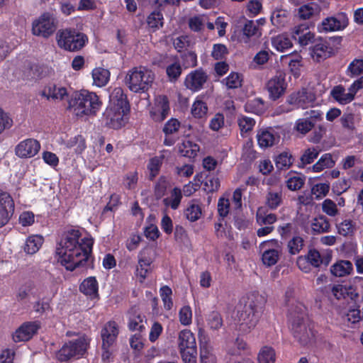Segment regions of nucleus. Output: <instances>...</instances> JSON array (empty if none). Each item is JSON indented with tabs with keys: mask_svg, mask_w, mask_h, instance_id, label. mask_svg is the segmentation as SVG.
<instances>
[{
	"mask_svg": "<svg viewBox=\"0 0 363 363\" xmlns=\"http://www.w3.org/2000/svg\"><path fill=\"white\" fill-rule=\"evenodd\" d=\"M93 239L82 230L73 228L63 235L56 248L59 263L73 271L87 262L92 251Z\"/></svg>",
	"mask_w": 363,
	"mask_h": 363,
	"instance_id": "1",
	"label": "nucleus"
},
{
	"mask_svg": "<svg viewBox=\"0 0 363 363\" xmlns=\"http://www.w3.org/2000/svg\"><path fill=\"white\" fill-rule=\"evenodd\" d=\"M259 297L250 295L245 301L244 305L238 310L235 318L237 329L242 334H248L257 326L260 311L258 305Z\"/></svg>",
	"mask_w": 363,
	"mask_h": 363,
	"instance_id": "2",
	"label": "nucleus"
},
{
	"mask_svg": "<svg viewBox=\"0 0 363 363\" xmlns=\"http://www.w3.org/2000/svg\"><path fill=\"white\" fill-rule=\"evenodd\" d=\"M102 101L96 93L81 90L75 93L69 108L77 117L94 116L101 109Z\"/></svg>",
	"mask_w": 363,
	"mask_h": 363,
	"instance_id": "3",
	"label": "nucleus"
},
{
	"mask_svg": "<svg viewBox=\"0 0 363 363\" xmlns=\"http://www.w3.org/2000/svg\"><path fill=\"white\" fill-rule=\"evenodd\" d=\"M306 308L298 303L289 310V320L291 323V330L294 337L302 345H306L311 342L315 337V333L310 325L305 323Z\"/></svg>",
	"mask_w": 363,
	"mask_h": 363,
	"instance_id": "4",
	"label": "nucleus"
},
{
	"mask_svg": "<svg viewBox=\"0 0 363 363\" xmlns=\"http://www.w3.org/2000/svg\"><path fill=\"white\" fill-rule=\"evenodd\" d=\"M155 79L153 72L145 67H135L129 69L124 78L127 87L134 93L146 92Z\"/></svg>",
	"mask_w": 363,
	"mask_h": 363,
	"instance_id": "5",
	"label": "nucleus"
},
{
	"mask_svg": "<svg viewBox=\"0 0 363 363\" xmlns=\"http://www.w3.org/2000/svg\"><path fill=\"white\" fill-rule=\"evenodd\" d=\"M89 340L82 336L65 342L56 352L55 357L60 362H67L71 359H79L86 352Z\"/></svg>",
	"mask_w": 363,
	"mask_h": 363,
	"instance_id": "6",
	"label": "nucleus"
},
{
	"mask_svg": "<svg viewBox=\"0 0 363 363\" xmlns=\"http://www.w3.org/2000/svg\"><path fill=\"white\" fill-rule=\"evenodd\" d=\"M56 38L57 45L69 52L81 50L88 42V38L85 34L69 29L60 30Z\"/></svg>",
	"mask_w": 363,
	"mask_h": 363,
	"instance_id": "7",
	"label": "nucleus"
},
{
	"mask_svg": "<svg viewBox=\"0 0 363 363\" xmlns=\"http://www.w3.org/2000/svg\"><path fill=\"white\" fill-rule=\"evenodd\" d=\"M57 23V19L53 13H43L33 21L32 33L34 35L48 38L55 32Z\"/></svg>",
	"mask_w": 363,
	"mask_h": 363,
	"instance_id": "8",
	"label": "nucleus"
},
{
	"mask_svg": "<svg viewBox=\"0 0 363 363\" xmlns=\"http://www.w3.org/2000/svg\"><path fill=\"white\" fill-rule=\"evenodd\" d=\"M337 49L334 47V40L320 39L311 48L310 55L315 62H322L333 55Z\"/></svg>",
	"mask_w": 363,
	"mask_h": 363,
	"instance_id": "9",
	"label": "nucleus"
},
{
	"mask_svg": "<svg viewBox=\"0 0 363 363\" xmlns=\"http://www.w3.org/2000/svg\"><path fill=\"white\" fill-rule=\"evenodd\" d=\"M348 25V18L345 13H340L334 16L324 18L317 26L319 33H330L340 31L345 29Z\"/></svg>",
	"mask_w": 363,
	"mask_h": 363,
	"instance_id": "10",
	"label": "nucleus"
},
{
	"mask_svg": "<svg viewBox=\"0 0 363 363\" xmlns=\"http://www.w3.org/2000/svg\"><path fill=\"white\" fill-rule=\"evenodd\" d=\"M259 247L262 253V260L264 265L270 267L277 262L280 254V246L277 240L264 241Z\"/></svg>",
	"mask_w": 363,
	"mask_h": 363,
	"instance_id": "11",
	"label": "nucleus"
},
{
	"mask_svg": "<svg viewBox=\"0 0 363 363\" xmlns=\"http://www.w3.org/2000/svg\"><path fill=\"white\" fill-rule=\"evenodd\" d=\"M169 101L165 95L155 97L153 104L150 108V116L155 122H162L169 114Z\"/></svg>",
	"mask_w": 363,
	"mask_h": 363,
	"instance_id": "12",
	"label": "nucleus"
},
{
	"mask_svg": "<svg viewBox=\"0 0 363 363\" xmlns=\"http://www.w3.org/2000/svg\"><path fill=\"white\" fill-rule=\"evenodd\" d=\"M129 111L124 108H107L103 114V121L106 126L119 129L125 125Z\"/></svg>",
	"mask_w": 363,
	"mask_h": 363,
	"instance_id": "13",
	"label": "nucleus"
},
{
	"mask_svg": "<svg viewBox=\"0 0 363 363\" xmlns=\"http://www.w3.org/2000/svg\"><path fill=\"white\" fill-rule=\"evenodd\" d=\"M15 210V203L11 196L0 190V228L5 226L12 218Z\"/></svg>",
	"mask_w": 363,
	"mask_h": 363,
	"instance_id": "14",
	"label": "nucleus"
},
{
	"mask_svg": "<svg viewBox=\"0 0 363 363\" xmlns=\"http://www.w3.org/2000/svg\"><path fill=\"white\" fill-rule=\"evenodd\" d=\"M314 101V94L308 91L306 89H302L301 90L290 94L286 100V102L296 108H307L308 107L312 106Z\"/></svg>",
	"mask_w": 363,
	"mask_h": 363,
	"instance_id": "15",
	"label": "nucleus"
},
{
	"mask_svg": "<svg viewBox=\"0 0 363 363\" xmlns=\"http://www.w3.org/2000/svg\"><path fill=\"white\" fill-rule=\"evenodd\" d=\"M287 84L285 82V77L279 74L272 77L266 84V89L269 94L270 99L275 101L283 96L286 90Z\"/></svg>",
	"mask_w": 363,
	"mask_h": 363,
	"instance_id": "16",
	"label": "nucleus"
},
{
	"mask_svg": "<svg viewBox=\"0 0 363 363\" xmlns=\"http://www.w3.org/2000/svg\"><path fill=\"white\" fill-rule=\"evenodd\" d=\"M40 149V144L37 140L28 138L16 146L15 152L21 158H30L37 155Z\"/></svg>",
	"mask_w": 363,
	"mask_h": 363,
	"instance_id": "17",
	"label": "nucleus"
},
{
	"mask_svg": "<svg viewBox=\"0 0 363 363\" xmlns=\"http://www.w3.org/2000/svg\"><path fill=\"white\" fill-rule=\"evenodd\" d=\"M40 324L37 321L23 323L13 333L12 338L15 342L28 341L38 332Z\"/></svg>",
	"mask_w": 363,
	"mask_h": 363,
	"instance_id": "18",
	"label": "nucleus"
},
{
	"mask_svg": "<svg viewBox=\"0 0 363 363\" xmlns=\"http://www.w3.org/2000/svg\"><path fill=\"white\" fill-rule=\"evenodd\" d=\"M118 333V326L116 322L109 321L106 323L101 331L102 348H110L116 342Z\"/></svg>",
	"mask_w": 363,
	"mask_h": 363,
	"instance_id": "19",
	"label": "nucleus"
},
{
	"mask_svg": "<svg viewBox=\"0 0 363 363\" xmlns=\"http://www.w3.org/2000/svg\"><path fill=\"white\" fill-rule=\"evenodd\" d=\"M206 74L201 69H196L188 74L185 78L186 87L192 91H198L202 89L207 80Z\"/></svg>",
	"mask_w": 363,
	"mask_h": 363,
	"instance_id": "20",
	"label": "nucleus"
},
{
	"mask_svg": "<svg viewBox=\"0 0 363 363\" xmlns=\"http://www.w3.org/2000/svg\"><path fill=\"white\" fill-rule=\"evenodd\" d=\"M198 336L200 345L201 362L216 363V357L212 353L211 347L208 344L207 337L203 328L199 329Z\"/></svg>",
	"mask_w": 363,
	"mask_h": 363,
	"instance_id": "21",
	"label": "nucleus"
},
{
	"mask_svg": "<svg viewBox=\"0 0 363 363\" xmlns=\"http://www.w3.org/2000/svg\"><path fill=\"white\" fill-rule=\"evenodd\" d=\"M356 94L357 91L354 88L352 89V84L347 91L342 85L335 86L330 91L331 96L335 101L342 105L350 103L354 99Z\"/></svg>",
	"mask_w": 363,
	"mask_h": 363,
	"instance_id": "22",
	"label": "nucleus"
},
{
	"mask_svg": "<svg viewBox=\"0 0 363 363\" xmlns=\"http://www.w3.org/2000/svg\"><path fill=\"white\" fill-rule=\"evenodd\" d=\"M111 108H124L125 111H130L129 104L123 90L121 87L113 88L109 96V106Z\"/></svg>",
	"mask_w": 363,
	"mask_h": 363,
	"instance_id": "23",
	"label": "nucleus"
},
{
	"mask_svg": "<svg viewBox=\"0 0 363 363\" xmlns=\"http://www.w3.org/2000/svg\"><path fill=\"white\" fill-rule=\"evenodd\" d=\"M258 145L262 148H267L277 143L279 136L272 128L261 129L257 134Z\"/></svg>",
	"mask_w": 363,
	"mask_h": 363,
	"instance_id": "24",
	"label": "nucleus"
},
{
	"mask_svg": "<svg viewBox=\"0 0 363 363\" xmlns=\"http://www.w3.org/2000/svg\"><path fill=\"white\" fill-rule=\"evenodd\" d=\"M149 250H143L138 255V264L136 268L135 274L139 279L140 282H143L147 276V274L150 272V264L152 260L150 258L146 257L149 254Z\"/></svg>",
	"mask_w": 363,
	"mask_h": 363,
	"instance_id": "25",
	"label": "nucleus"
},
{
	"mask_svg": "<svg viewBox=\"0 0 363 363\" xmlns=\"http://www.w3.org/2000/svg\"><path fill=\"white\" fill-rule=\"evenodd\" d=\"M80 291L90 299L99 297V284L94 277L85 279L79 286Z\"/></svg>",
	"mask_w": 363,
	"mask_h": 363,
	"instance_id": "26",
	"label": "nucleus"
},
{
	"mask_svg": "<svg viewBox=\"0 0 363 363\" xmlns=\"http://www.w3.org/2000/svg\"><path fill=\"white\" fill-rule=\"evenodd\" d=\"M146 318L136 310H132L129 313L128 328L133 331H143L145 329Z\"/></svg>",
	"mask_w": 363,
	"mask_h": 363,
	"instance_id": "27",
	"label": "nucleus"
},
{
	"mask_svg": "<svg viewBox=\"0 0 363 363\" xmlns=\"http://www.w3.org/2000/svg\"><path fill=\"white\" fill-rule=\"evenodd\" d=\"M353 272V265L347 260H340L330 267V272L337 277H342L350 274Z\"/></svg>",
	"mask_w": 363,
	"mask_h": 363,
	"instance_id": "28",
	"label": "nucleus"
},
{
	"mask_svg": "<svg viewBox=\"0 0 363 363\" xmlns=\"http://www.w3.org/2000/svg\"><path fill=\"white\" fill-rule=\"evenodd\" d=\"M178 345L179 350L196 347V338L194 333L187 329L182 330L178 337Z\"/></svg>",
	"mask_w": 363,
	"mask_h": 363,
	"instance_id": "29",
	"label": "nucleus"
},
{
	"mask_svg": "<svg viewBox=\"0 0 363 363\" xmlns=\"http://www.w3.org/2000/svg\"><path fill=\"white\" fill-rule=\"evenodd\" d=\"M110 72L103 67H96L91 72L93 84L98 87L106 86L110 79Z\"/></svg>",
	"mask_w": 363,
	"mask_h": 363,
	"instance_id": "30",
	"label": "nucleus"
},
{
	"mask_svg": "<svg viewBox=\"0 0 363 363\" xmlns=\"http://www.w3.org/2000/svg\"><path fill=\"white\" fill-rule=\"evenodd\" d=\"M322 8L316 3H310L300 6L298 16L301 19L307 20L313 16L318 15Z\"/></svg>",
	"mask_w": 363,
	"mask_h": 363,
	"instance_id": "31",
	"label": "nucleus"
},
{
	"mask_svg": "<svg viewBox=\"0 0 363 363\" xmlns=\"http://www.w3.org/2000/svg\"><path fill=\"white\" fill-rule=\"evenodd\" d=\"M43 95L48 99L63 100L67 96V91L62 86L50 85L44 89Z\"/></svg>",
	"mask_w": 363,
	"mask_h": 363,
	"instance_id": "32",
	"label": "nucleus"
},
{
	"mask_svg": "<svg viewBox=\"0 0 363 363\" xmlns=\"http://www.w3.org/2000/svg\"><path fill=\"white\" fill-rule=\"evenodd\" d=\"M43 242V236L39 235H30L26 239L24 251L27 254L33 255L39 250Z\"/></svg>",
	"mask_w": 363,
	"mask_h": 363,
	"instance_id": "33",
	"label": "nucleus"
},
{
	"mask_svg": "<svg viewBox=\"0 0 363 363\" xmlns=\"http://www.w3.org/2000/svg\"><path fill=\"white\" fill-rule=\"evenodd\" d=\"M202 215V210L197 201H191L184 210V216L191 222L198 220Z\"/></svg>",
	"mask_w": 363,
	"mask_h": 363,
	"instance_id": "34",
	"label": "nucleus"
},
{
	"mask_svg": "<svg viewBox=\"0 0 363 363\" xmlns=\"http://www.w3.org/2000/svg\"><path fill=\"white\" fill-rule=\"evenodd\" d=\"M200 147L199 145L192 141L185 139L179 145V152L184 156L189 158H194L199 152Z\"/></svg>",
	"mask_w": 363,
	"mask_h": 363,
	"instance_id": "35",
	"label": "nucleus"
},
{
	"mask_svg": "<svg viewBox=\"0 0 363 363\" xmlns=\"http://www.w3.org/2000/svg\"><path fill=\"white\" fill-rule=\"evenodd\" d=\"M167 153H168L167 150H163L159 156L154 157L150 160L147 169L151 179H154L159 174L165 154Z\"/></svg>",
	"mask_w": 363,
	"mask_h": 363,
	"instance_id": "36",
	"label": "nucleus"
},
{
	"mask_svg": "<svg viewBox=\"0 0 363 363\" xmlns=\"http://www.w3.org/2000/svg\"><path fill=\"white\" fill-rule=\"evenodd\" d=\"M319 153L320 150L315 147L306 149L300 157L298 167L303 168L306 165L313 163L314 160L318 157Z\"/></svg>",
	"mask_w": 363,
	"mask_h": 363,
	"instance_id": "37",
	"label": "nucleus"
},
{
	"mask_svg": "<svg viewBox=\"0 0 363 363\" xmlns=\"http://www.w3.org/2000/svg\"><path fill=\"white\" fill-rule=\"evenodd\" d=\"M272 44L273 48L279 52H284L292 47L291 39L284 34L272 38Z\"/></svg>",
	"mask_w": 363,
	"mask_h": 363,
	"instance_id": "38",
	"label": "nucleus"
},
{
	"mask_svg": "<svg viewBox=\"0 0 363 363\" xmlns=\"http://www.w3.org/2000/svg\"><path fill=\"white\" fill-rule=\"evenodd\" d=\"M258 363H274L276 354L274 350L269 346H264L258 353Z\"/></svg>",
	"mask_w": 363,
	"mask_h": 363,
	"instance_id": "39",
	"label": "nucleus"
},
{
	"mask_svg": "<svg viewBox=\"0 0 363 363\" xmlns=\"http://www.w3.org/2000/svg\"><path fill=\"white\" fill-rule=\"evenodd\" d=\"M306 177L302 174H289L286 181L287 188L291 191H297L305 184Z\"/></svg>",
	"mask_w": 363,
	"mask_h": 363,
	"instance_id": "40",
	"label": "nucleus"
},
{
	"mask_svg": "<svg viewBox=\"0 0 363 363\" xmlns=\"http://www.w3.org/2000/svg\"><path fill=\"white\" fill-rule=\"evenodd\" d=\"M313 231L315 233H324L328 231L330 228V223L323 216L314 218L311 224Z\"/></svg>",
	"mask_w": 363,
	"mask_h": 363,
	"instance_id": "41",
	"label": "nucleus"
},
{
	"mask_svg": "<svg viewBox=\"0 0 363 363\" xmlns=\"http://www.w3.org/2000/svg\"><path fill=\"white\" fill-rule=\"evenodd\" d=\"M208 107L206 103L198 96L192 104L191 114L195 118H201L206 115Z\"/></svg>",
	"mask_w": 363,
	"mask_h": 363,
	"instance_id": "42",
	"label": "nucleus"
},
{
	"mask_svg": "<svg viewBox=\"0 0 363 363\" xmlns=\"http://www.w3.org/2000/svg\"><path fill=\"white\" fill-rule=\"evenodd\" d=\"M293 157L289 152H283L275 159V164L277 169H284L289 168L293 163Z\"/></svg>",
	"mask_w": 363,
	"mask_h": 363,
	"instance_id": "43",
	"label": "nucleus"
},
{
	"mask_svg": "<svg viewBox=\"0 0 363 363\" xmlns=\"http://www.w3.org/2000/svg\"><path fill=\"white\" fill-rule=\"evenodd\" d=\"M182 198V191L179 188H174L169 197L165 198L163 202L165 206H170L172 209H177Z\"/></svg>",
	"mask_w": 363,
	"mask_h": 363,
	"instance_id": "44",
	"label": "nucleus"
},
{
	"mask_svg": "<svg viewBox=\"0 0 363 363\" xmlns=\"http://www.w3.org/2000/svg\"><path fill=\"white\" fill-rule=\"evenodd\" d=\"M207 325L212 330H218L223 326V318L217 311H212L206 318Z\"/></svg>",
	"mask_w": 363,
	"mask_h": 363,
	"instance_id": "45",
	"label": "nucleus"
},
{
	"mask_svg": "<svg viewBox=\"0 0 363 363\" xmlns=\"http://www.w3.org/2000/svg\"><path fill=\"white\" fill-rule=\"evenodd\" d=\"M264 104L262 99H255L247 101L245 105V110L247 112L255 114H261L264 111Z\"/></svg>",
	"mask_w": 363,
	"mask_h": 363,
	"instance_id": "46",
	"label": "nucleus"
},
{
	"mask_svg": "<svg viewBox=\"0 0 363 363\" xmlns=\"http://www.w3.org/2000/svg\"><path fill=\"white\" fill-rule=\"evenodd\" d=\"M271 21L277 27H283L288 21V13L285 10H276L271 16Z\"/></svg>",
	"mask_w": 363,
	"mask_h": 363,
	"instance_id": "47",
	"label": "nucleus"
},
{
	"mask_svg": "<svg viewBox=\"0 0 363 363\" xmlns=\"http://www.w3.org/2000/svg\"><path fill=\"white\" fill-rule=\"evenodd\" d=\"M242 75L238 72H232L223 80L228 89H237L242 85Z\"/></svg>",
	"mask_w": 363,
	"mask_h": 363,
	"instance_id": "48",
	"label": "nucleus"
},
{
	"mask_svg": "<svg viewBox=\"0 0 363 363\" xmlns=\"http://www.w3.org/2000/svg\"><path fill=\"white\" fill-rule=\"evenodd\" d=\"M243 34L247 38H259L262 32L253 21H247L243 28Z\"/></svg>",
	"mask_w": 363,
	"mask_h": 363,
	"instance_id": "49",
	"label": "nucleus"
},
{
	"mask_svg": "<svg viewBox=\"0 0 363 363\" xmlns=\"http://www.w3.org/2000/svg\"><path fill=\"white\" fill-rule=\"evenodd\" d=\"M346 72L351 77L363 74V59H354L352 61L347 67Z\"/></svg>",
	"mask_w": 363,
	"mask_h": 363,
	"instance_id": "50",
	"label": "nucleus"
},
{
	"mask_svg": "<svg viewBox=\"0 0 363 363\" xmlns=\"http://www.w3.org/2000/svg\"><path fill=\"white\" fill-rule=\"evenodd\" d=\"M256 218L257 222L259 225H271L277 221V216L275 214H265L262 208H259L257 210Z\"/></svg>",
	"mask_w": 363,
	"mask_h": 363,
	"instance_id": "51",
	"label": "nucleus"
},
{
	"mask_svg": "<svg viewBox=\"0 0 363 363\" xmlns=\"http://www.w3.org/2000/svg\"><path fill=\"white\" fill-rule=\"evenodd\" d=\"M238 125L242 135L251 131L255 124L254 119L247 116H240L238 120Z\"/></svg>",
	"mask_w": 363,
	"mask_h": 363,
	"instance_id": "52",
	"label": "nucleus"
},
{
	"mask_svg": "<svg viewBox=\"0 0 363 363\" xmlns=\"http://www.w3.org/2000/svg\"><path fill=\"white\" fill-rule=\"evenodd\" d=\"M13 119L10 114L0 107V135L6 130L10 129L13 126Z\"/></svg>",
	"mask_w": 363,
	"mask_h": 363,
	"instance_id": "53",
	"label": "nucleus"
},
{
	"mask_svg": "<svg viewBox=\"0 0 363 363\" xmlns=\"http://www.w3.org/2000/svg\"><path fill=\"white\" fill-rule=\"evenodd\" d=\"M172 294V289L167 286H162L160 289V296L163 302L164 308L168 311L171 310L173 306Z\"/></svg>",
	"mask_w": 363,
	"mask_h": 363,
	"instance_id": "54",
	"label": "nucleus"
},
{
	"mask_svg": "<svg viewBox=\"0 0 363 363\" xmlns=\"http://www.w3.org/2000/svg\"><path fill=\"white\" fill-rule=\"evenodd\" d=\"M338 233L343 236L352 235L355 231V225L350 220H345L337 225Z\"/></svg>",
	"mask_w": 363,
	"mask_h": 363,
	"instance_id": "55",
	"label": "nucleus"
},
{
	"mask_svg": "<svg viewBox=\"0 0 363 363\" xmlns=\"http://www.w3.org/2000/svg\"><path fill=\"white\" fill-rule=\"evenodd\" d=\"M147 23L150 28L158 29L163 26V16L159 11H153L148 16Z\"/></svg>",
	"mask_w": 363,
	"mask_h": 363,
	"instance_id": "56",
	"label": "nucleus"
},
{
	"mask_svg": "<svg viewBox=\"0 0 363 363\" xmlns=\"http://www.w3.org/2000/svg\"><path fill=\"white\" fill-rule=\"evenodd\" d=\"M329 190L330 184L328 183H319L312 187L311 193L316 199H320L328 194Z\"/></svg>",
	"mask_w": 363,
	"mask_h": 363,
	"instance_id": "57",
	"label": "nucleus"
},
{
	"mask_svg": "<svg viewBox=\"0 0 363 363\" xmlns=\"http://www.w3.org/2000/svg\"><path fill=\"white\" fill-rule=\"evenodd\" d=\"M179 322L183 325H189L192 322V311L189 306L186 305L179 311Z\"/></svg>",
	"mask_w": 363,
	"mask_h": 363,
	"instance_id": "58",
	"label": "nucleus"
},
{
	"mask_svg": "<svg viewBox=\"0 0 363 363\" xmlns=\"http://www.w3.org/2000/svg\"><path fill=\"white\" fill-rule=\"evenodd\" d=\"M207 21L205 16H194L189 19V26L191 30L198 32L203 29Z\"/></svg>",
	"mask_w": 363,
	"mask_h": 363,
	"instance_id": "59",
	"label": "nucleus"
},
{
	"mask_svg": "<svg viewBox=\"0 0 363 363\" xmlns=\"http://www.w3.org/2000/svg\"><path fill=\"white\" fill-rule=\"evenodd\" d=\"M281 201V193L279 191H269L267 195V205L272 209L277 208Z\"/></svg>",
	"mask_w": 363,
	"mask_h": 363,
	"instance_id": "60",
	"label": "nucleus"
},
{
	"mask_svg": "<svg viewBox=\"0 0 363 363\" xmlns=\"http://www.w3.org/2000/svg\"><path fill=\"white\" fill-rule=\"evenodd\" d=\"M301 59L302 57L296 54L295 55H290V60L289 62V67L291 72L296 77H298L300 74V67H301Z\"/></svg>",
	"mask_w": 363,
	"mask_h": 363,
	"instance_id": "61",
	"label": "nucleus"
},
{
	"mask_svg": "<svg viewBox=\"0 0 363 363\" xmlns=\"http://www.w3.org/2000/svg\"><path fill=\"white\" fill-rule=\"evenodd\" d=\"M182 356V359L184 363H196L197 350L196 347L189 349H185L184 350H179Z\"/></svg>",
	"mask_w": 363,
	"mask_h": 363,
	"instance_id": "62",
	"label": "nucleus"
},
{
	"mask_svg": "<svg viewBox=\"0 0 363 363\" xmlns=\"http://www.w3.org/2000/svg\"><path fill=\"white\" fill-rule=\"evenodd\" d=\"M166 72L171 81L176 80L182 74V67L179 62H174L167 67Z\"/></svg>",
	"mask_w": 363,
	"mask_h": 363,
	"instance_id": "63",
	"label": "nucleus"
},
{
	"mask_svg": "<svg viewBox=\"0 0 363 363\" xmlns=\"http://www.w3.org/2000/svg\"><path fill=\"white\" fill-rule=\"evenodd\" d=\"M322 210L330 216H335L338 213L337 204L329 199L324 200L322 203Z\"/></svg>",
	"mask_w": 363,
	"mask_h": 363,
	"instance_id": "64",
	"label": "nucleus"
}]
</instances>
